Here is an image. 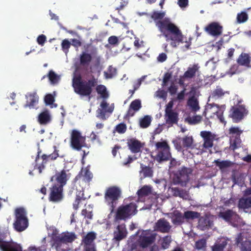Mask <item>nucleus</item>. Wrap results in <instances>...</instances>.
I'll list each match as a JSON object with an SVG mask.
<instances>
[{
  "label": "nucleus",
  "instance_id": "1",
  "mask_svg": "<svg viewBox=\"0 0 251 251\" xmlns=\"http://www.w3.org/2000/svg\"><path fill=\"white\" fill-rule=\"evenodd\" d=\"M165 15L164 12L154 11L151 15V18L155 23L156 26L159 31L166 38V41L171 40V45L173 47H176L179 43H185L184 47L189 49L191 42L190 38L187 39L184 37L180 30L173 23L169 18H163Z\"/></svg>",
  "mask_w": 251,
  "mask_h": 251
},
{
  "label": "nucleus",
  "instance_id": "2",
  "mask_svg": "<svg viewBox=\"0 0 251 251\" xmlns=\"http://www.w3.org/2000/svg\"><path fill=\"white\" fill-rule=\"evenodd\" d=\"M95 83V79L89 80L88 82L83 81L79 74L76 72L74 74L72 85L75 92L80 96H89V100L91 99L90 95L92 93V87L94 86Z\"/></svg>",
  "mask_w": 251,
  "mask_h": 251
},
{
  "label": "nucleus",
  "instance_id": "3",
  "mask_svg": "<svg viewBox=\"0 0 251 251\" xmlns=\"http://www.w3.org/2000/svg\"><path fill=\"white\" fill-rule=\"evenodd\" d=\"M226 109L225 105H219L215 103H207L205 106L204 115L207 119H213L219 120L220 122L224 125L226 124V121L223 117V113Z\"/></svg>",
  "mask_w": 251,
  "mask_h": 251
},
{
  "label": "nucleus",
  "instance_id": "4",
  "mask_svg": "<svg viewBox=\"0 0 251 251\" xmlns=\"http://www.w3.org/2000/svg\"><path fill=\"white\" fill-rule=\"evenodd\" d=\"M155 237V234L151 230H139L136 234L131 237L130 241H128V244L137 240L138 244L141 247L146 248L154 241Z\"/></svg>",
  "mask_w": 251,
  "mask_h": 251
},
{
  "label": "nucleus",
  "instance_id": "5",
  "mask_svg": "<svg viewBox=\"0 0 251 251\" xmlns=\"http://www.w3.org/2000/svg\"><path fill=\"white\" fill-rule=\"evenodd\" d=\"M15 220L14 228L18 232L24 231L28 226V220L26 212L23 207H19L15 210Z\"/></svg>",
  "mask_w": 251,
  "mask_h": 251
},
{
  "label": "nucleus",
  "instance_id": "6",
  "mask_svg": "<svg viewBox=\"0 0 251 251\" xmlns=\"http://www.w3.org/2000/svg\"><path fill=\"white\" fill-rule=\"evenodd\" d=\"M137 206L134 203L130 202L127 204H123L117 209L115 220H126L134 215L137 212Z\"/></svg>",
  "mask_w": 251,
  "mask_h": 251
},
{
  "label": "nucleus",
  "instance_id": "7",
  "mask_svg": "<svg viewBox=\"0 0 251 251\" xmlns=\"http://www.w3.org/2000/svg\"><path fill=\"white\" fill-rule=\"evenodd\" d=\"M155 159L159 162L169 160L171 156L170 148L166 141L157 142L155 144Z\"/></svg>",
  "mask_w": 251,
  "mask_h": 251
},
{
  "label": "nucleus",
  "instance_id": "8",
  "mask_svg": "<svg viewBox=\"0 0 251 251\" xmlns=\"http://www.w3.org/2000/svg\"><path fill=\"white\" fill-rule=\"evenodd\" d=\"M121 193V189L117 186H112L107 189L104 196L105 201L110 207L111 212L113 211L116 206Z\"/></svg>",
  "mask_w": 251,
  "mask_h": 251
},
{
  "label": "nucleus",
  "instance_id": "9",
  "mask_svg": "<svg viewBox=\"0 0 251 251\" xmlns=\"http://www.w3.org/2000/svg\"><path fill=\"white\" fill-rule=\"evenodd\" d=\"M76 237L73 232H64L60 235V237L57 239L56 243L53 245L57 251H67V243L74 241Z\"/></svg>",
  "mask_w": 251,
  "mask_h": 251
},
{
  "label": "nucleus",
  "instance_id": "10",
  "mask_svg": "<svg viewBox=\"0 0 251 251\" xmlns=\"http://www.w3.org/2000/svg\"><path fill=\"white\" fill-rule=\"evenodd\" d=\"M86 136H83L81 133L77 129H73L71 132V146L75 150H80L82 147L86 146Z\"/></svg>",
  "mask_w": 251,
  "mask_h": 251
},
{
  "label": "nucleus",
  "instance_id": "11",
  "mask_svg": "<svg viewBox=\"0 0 251 251\" xmlns=\"http://www.w3.org/2000/svg\"><path fill=\"white\" fill-rule=\"evenodd\" d=\"M242 131L238 127L232 126L229 129V137L230 139V149L232 150L238 148L241 145L240 138Z\"/></svg>",
  "mask_w": 251,
  "mask_h": 251
},
{
  "label": "nucleus",
  "instance_id": "12",
  "mask_svg": "<svg viewBox=\"0 0 251 251\" xmlns=\"http://www.w3.org/2000/svg\"><path fill=\"white\" fill-rule=\"evenodd\" d=\"M192 173L190 168L183 167L178 171L174 178L175 184H180L182 186L186 185L189 179V175Z\"/></svg>",
  "mask_w": 251,
  "mask_h": 251
},
{
  "label": "nucleus",
  "instance_id": "13",
  "mask_svg": "<svg viewBox=\"0 0 251 251\" xmlns=\"http://www.w3.org/2000/svg\"><path fill=\"white\" fill-rule=\"evenodd\" d=\"M219 216L233 226H238L241 223V220L239 216L231 210L220 212Z\"/></svg>",
  "mask_w": 251,
  "mask_h": 251
},
{
  "label": "nucleus",
  "instance_id": "14",
  "mask_svg": "<svg viewBox=\"0 0 251 251\" xmlns=\"http://www.w3.org/2000/svg\"><path fill=\"white\" fill-rule=\"evenodd\" d=\"M113 103L109 104L105 100H103L100 104V108L97 111V116L102 120L106 119V114L109 116L114 110Z\"/></svg>",
  "mask_w": 251,
  "mask_h": 251
},
{
  "label": "nucleus",
  "instance_id": "15",
  "mask_svg": "<svg viewBox=\"0 0 251 251\" xmlns=\"http://www.w3.org/2000/svg\"><path fill=\"white\" fill-rule=\"evenodd\" d=\"M200 135L203 140V143L201 147V149H200V152L201 153L205 151L206 150H209L213 147L215 135L210 131H201Z\"/></svg>",
  "mask_w": 251,
  "mask_h": 251
},
{
  "label": "nucleus",
  "instance_id": "16",
  "mask_svg": "<svg viewBox=\"0 0 251 251\" xmlns=\"http://www.w3.org/2000/svg\"><path fill=\"white\" fill-rule=\"evenodd\" d=\"M247 114V110L244 105L239 104L233 106L230 109L229 116L234 122H238Z\"/></svg>",
  "mask_w": 251,
  "mask_h": 251
},
{
  "label": "nucleus",
  "instance_id": "17",
  "mask_svg": "<svg viewBox=\"0 0 251 251\" xmlns=\"http://www.w3.org/2000/svg\"><path fill=\"white\" fill-rule=\"evenodd\" d=\"M70 177V174L68 172V171L63 170L56 172L55 175L51 177L50 181L53 184L56 183V185L63 187L66 184Z\"/></svg>",
  "mask_w": 251,
  "mask_h": 251
},
{
  "label": "nucleus",
  "instance_id": "18",
  "mask_svg": "<svg viewBox=\"0 0 251 251\" xmlns=\"http://www.w3.org/2000/svg\"><path fill=\"white\" fill-rule=\"evenodd\" d=\"M58 156V151L56 150H55L52 153L49 155H46L45 154L43 155L41 158H40L39 155H38L35 159L36 164L35 165V168L37 167L39 170V173H41L42 172V170L44 168V164L46 162L47 160L55 159Z\"/></svg>",
  "mask_w": 251,
  "mask_h": 251
},
{
  "label": "nucleus",
  "instance_id": "19",
  "mask_svg": "<svg viewBox=\"0 0 251 251\" xmlns=\"http://www.w3.org/2000/svg\"><path fill=\"white\" fill-rule=\"evenodd\" d=\"M236 243L240 246L242 251H251V242L250 238H247L246 233H243L238 235Z\"/></svg>",
  "mask_w": 251,
  "mask_h": 251
},
{
  "label": "nucleus",
  "instance_id": "20",
  "mask_svg": "<svg viewBox=\"0 0 251 251\" xmlns=\"http://www.w3.org/2000/svg\"><path fill=\"white\" fill-rule=\"evenodd\" d=\"M205 30L209 34L217 37L222 34L223 26L217 22H213L205 27Z\"/></svg>",
  "mask_w": 251,
  "mask_h": 251
},
{
  "label": "nucleus",
  "instance_id": "21",
  "mask_svg": "<svg viewBox=\"0 0 251 251\" xmlns=\"http://www.w3.org/2000/svg\"><path fill=\"white\" fill-rule=\"evenodd\" d=\"M172 226L169 222L165 219H160L158 220L154 226V230L162 233H168L171 229Z\"/></svg>",
  "mask_w": 251,
  "mask_h": 251
},
{
  "label": "nucleus",
  "instance_id": "22",
  "mask_svg": "<svg viewBox=\"0 0 251 251\" xmlns=\"http://www.w3.org/2000/svg\"><path fill=\"white\" fill-rule=\"evenodd\" d=\"M63 186L53 184L50 193V199L53 201H58L62 199Z\"/></svg>",
  "mask_w": 251,
  "mask_h": 251
},
{
  "label": "nucleus",
  "instance_id": "23",
  "mask_svg": "<svg viewBox=\"0 0 251 251\" xmlns=\"http://www.w3.org/2000/svg\"><path fill=\"white\" fill-rule=\"evenodd\" d=\"M199 68L200 67L198 64H194L189 66L184 74L183 76L179 80V84L184 86L185 79L193 77L198 72Z\"/></svg>",
  "mask_w": 251,
  "mask_h": 251
},
{
  "label": "nucleus",
  "instance_id": "24",
  "mask_svg": "<svg viewBox=\"0 0 251 251\" xmlns=\"http://www.w3.org/2000/svg\"><path fill=\"white\" fill-rule=\"evenodd\" d=\"M251 194V189H248L245 192V197L241 199L239 201V207L240 208L243 209L245 212H247V209H248L251 206V197H248L246 198L245 197L250 195Z\"/></svg>",
  "mask_w": 251,
  "mask_h": 251
},
{
  "label": "nucleus",
  "instance_id": "25",
  "mask_svg": "<svg viewBox=\"0 0 251 251\" xmlns=\"http://www.w3.org/2000/svg\"><path fill=\"white\" fill-rule=\"evenodd\" d=\"M141 101L139 99H136L132 101L130 105L126 114L127 117H132L135 113L138 111L141 108Z\"/></svg>",
  "mask_w": 251,
  "mask_h": 251
},
{
  "label": "nucleus",
  "instance_id": "26",
  "mask_svg": "<svg viewBox=\"0 0 251 251\" xmlns=\"http://www.w3.org/2000/svg\"><path fill=\"white\" fill-rule=\"evenodd\" d=\"M169 216L172 219V223L175 225H179L184 222V215L178 210H175L169 213Z\"/></svg>",
  "mask_w": 251,
  "mask_h": 251
},
{
  "label": "nucleus",
  "instance_id": "27",
  "mask_svg": "<svg viewBox=\"0 0 251 251\" xmlns=\"http://www.w3.org/2000/svg\"><path fill=\"white\" fill-rule=\"evenodd\" d=\"M26 102L24 105L25 107L33 108L38 103V97L35 93L28 94L26 95Z\"/></svg>",
  "mask_w": 251,
  "mask_h": 251
},
{
  "label": "nucleus",
  "instance_id": "28",
  "mask_svg": "<svg viewBox=\"0 0 251 251\" xmlns=\"http://www.w3.org/2000/svg\"><path fill=\"white\" fill-rule=\"evenodd\" d=\"M229 240L225 237L219 238L212 247V251H224Z\"/></svg>",
  "mask_w": 251,
  "mask_h": 251
},
{
  "label": "nucleus",
  "instance_id": "29",
  "mask_svg": "<svg viewBox=\"0 0 251 251\" xmlns=\"http://www.w3.org/2000/svg\"><path fill=\"white\" fill-rule=\"evenodd\" d=\"M127 231L125 224L119 225L114 232V238L120 241L125 238L126 236Z\"/></svg>",
  "mask_w": 251,
  "mask_h": 251
},
{
  "label": "nucleus",
  "instance_id": "30",
  "mask_svg": "<svg viewBox=\"0 0 251 251\" xmlns=\"http://www.w3.org/2000/svg\"><path fill=\"white\" fill-rule=\"evenodd\" d=\"M137 194L140 201H143L144 198L152 194V188L149 185H145L139 190Z\"/></svg>",
  "mask_w": 251,
  "mask_h": 251
},
{
  "label": "nucleus",
  "instance_id": "31",
  "mask_svg": "<svg viewBox=\"0 0 251 251\" xmlns=\"http://www.w3.org/2000/svg\"><path fill=\"white\" fill-rule=\"evenodd\" d=\"M51 121V116L48 110H45L41 113L38 116V122L41 125H47Z\"/></svg>",
  "mask_w": 251,
  "mask_h": 251
},
{
  "label": "nucleus",
  "instance_id": "32",
  "mask_svg": "<svg viewBox=\"0 0 251 251\" xmlns=\"http://www.w3.org/2000/svg\"><path fill=\"white\" fill-rule=\"evenodd\" d=\"M166 122L168 124H176L178 121V114L174 111L165 112Z\"/></svg>",
  "mask_w": 251,
  "mask_h": 251
},
{
  "label": "nucleus",
  "instance_id": "33",
  "mask_svg": "<svg viewBox=\"0 0 251 251\" xmlns=\"http://www.w3.org/2000/svg\"><path fill=\"white\" fill-rule=\"evenodd\" d=\"M128 145L130 150L133 153L140 151L142 145L141 143L135 139H130L128 141Z\"/></svg>",
  "mask_w": 251,
  "mask_h": 251
},
{
  "label": "nucleus",
  "instance_id": "34",
  "mask_svg": "<svg viewBox=\"0 0 251 251\" xmlns=\"http://www.w3.org/2000/svg\"><path fill=\"white\" fill-rule=\"evenodd\" d=\"M226 93L221 87H217L211 93L209 97V101L215 100L217 99L221 98Z\"/></svg>",
  "mask_w": 251,
  "mask_h": 251
},
{
  "label": "nucleus",
  "instance_id": "35",
  "mask_svg": "<svg viewBox=\"0 0 251 251\" xmlns=\"http://www.w3.org/2000/svg\"><path fill=\"white\" fill-rule=\"evenodd\" d=\"M212 224V222L208 217H201L199 221L198 226L201 230H204L210 227Z\"/></svg>",
  "mask_w": 251,
  "mask_h": 251
},
{
  "label": "nucleus",
  "instance_id": "36",
  "mask_svg": "<svg viewBox=\"0 0 251 251\" xmlns=\"http://www.w3.org/2000/svg\"><path fill=\"white\" fill-rule=\"evenodd\" d=\"M96 234L94 232H89L83 237L82 240L83 243L84 244V247L94 246L93 242L96 238Z\"/></svg>",
  "mask_w": 251,
  "mask_h": 251
},
{
  "label": "nucleus",
  "instance_id": "37",
  "mask_svg": "<svg viewBox=\"0 0 251 251\" xmlns=\"http://www.w3.org/2000/svg\"><path fill=\"white\" fill-rule=\"evenodd\" d=\"M237 63L241 66L249 67L250 63V57L248 54L242 53L238 57Z\"/></svg>",
  "mask_w": 251,
  "mask_h": 251
},
{
  "label": "nucleus",
  "instance_id": "38",
  "mask_svg": "<svg viewBox=\"0 0 251 251\" xmlns=\"http://www.w3.org/2000/svg\"><path fill=\"white\" fill-rule=\"evenodd\" d=\"M49 236L52 239V246L56 243V239L60 237L58 235V231L54 226H50L48 228Z\"/></svg>",
  "mask_w": 251,
  "mask_h": 251
},
{
  "label": "nucleus",
  "instance_id": "39",
  "mask_svg": "<svg viewBox=\"0 0 251 251\" xmlns=\"http://www.w3.org/2000/svg\"><path fill=\"white\" fill-rule=\"evenodd\" d=\"M174 194L184 200H189L190 196L188 191L175 188L173 189Z\"/></svg>",
  "mask_w": 251,
  "mask_h": 251
},
{
  "label": "nucleus",
  "instance_id": "40",
  "mask_svg": "<svg viewBox=\"0 0 251 251\" xmlns=\"http://www.w3.org/2000/svg\"><path fill=\"white\" fill-rule=\"evenodd\" d=\"M96 91L100 97L103 99H107L109 97V93L106 87L103 85H99L96 87Z\"/></svg>",
  "mask_w": 251,
  "mask_h": 251
},
{
  "label": "nucleus",
  "instance_id": "41",
  "mask_svg": "<svg viewBox=\"0 0 251 251\" xmlns=\"http://www.w3.org/2000/svg\"><path fill=\"white\" fill-rule=\"evenodd\" d=\"M92 59L91 55L86 52H83L80 56V61L82 65H88Z\"/></svg>",
  "mask_w": 251,
  "mask_h": 251
},
{
  "label": "nucleus",
  "instance_id": "42",
  "mask_svg": "<svg viewBox=\"0 0 251 251\" xmlns=\"http://www.w3.org/2000/svg\"><path fill=\"white\" fill-rule=\"evenodd\" d=\"M93 63L95 64V66L96 67L98 72L100 73L102 69L100 65L101 56L97 54V51H95L93 53Z\"/></svg>",
  "mask_w": 251,
  "mask_h": 251
},
{
  "label": "nucleus",
  "instance_id": "43",
  "mask_svg": "<svg viewBox=\"0 0 251 251\" xmlns=\"http://www.w3.org/2000/svg\"><path fill=\"white\" fill-rule=\"evenodd\" d=\"M151 122V117L149 115L145 116L139 120L140 126L142 128H147L148 127Z\"/></svg>",
  "mask_w": 251,
  "mask_h": 251
},
{
  "label": "nucleus",
  "instance_id": "44",
  "mask_svg": "<svg viewBox=\"0 0 251 251\" xmlns=\"http://www.w3.org/2000/svg\"><path fill=\"white\" fill-rule=\"evenodd\" d=\"M171 242L172 238L170 235L165 236L160 240V244L163 249H168Z\"/></svg>",
  "mask_w": 251,
  "mask_h": 251
},
{
  "label": "nucleus",
  "instance_id": "45",
  "mask_svg": "<svg viewBox=\"0 0 251 251\" xmlns=\"http://www.w3.org/2000/svg\"><path fill=\"white\" fill-rule=\"evenodd\" d=\"M141 170L140 171V176L144 177L151 176L152 175V171L151 168L148 167L144 166L141 164Z\"/></svg>",
  "mask_w": 251,
  "mask_h": 251
},
{
  "label": "nucleus",
  "instance_id": "46",
  "mask_svg": "<svg viewBox=\"0 0 251 251\" xmlns=\"http://www.w3.org/2000/svg\"><path fill=\"white\" fill-rule=\"evenodd\" d=\"M188 105L193 111H197L200 109L198 101L194 97L189 99L188 101Z\"/></svg>",
  "mask_w": 251,
  "mask_h": 251
},
{
  "label": "nucleus",
  "instance_id": "47",
  "mask_svg": "<svg viewBox=\"0 0 251 251\" xmlns=\"http://www.w3.org/2000/svg\"><path fill=\"white\" fill-rule=\"evenodd\" d=\"M183 215L184 220L186 219L187 220H193L199 218L200 216V214L198 212L192 211H185Z\"/></svg>",
  "mask_w": 251,
  "mask_h": 251
},
{
  "label": "nucleus",
  "instance_id": "48",
  "mask_svg": "<svg viewBox=\"0 0 251 251\" xmlns=\"http://www.w3.org/2000/svg\"><path fill=\"white\" fill-rule=\"evenodd\" d=\"M48 76L51 83L53 84L58 83L60 79V76L55 74L53 71L49 72Z\"/></svg>",
  "mask_w": 251,
  "mask_h": 251
},
{
  "label": "nucleus",
  "instance_id": "49",
  "mask_svg": "<svg viewBox=\"0 0 251 251\" xmlns=\"http://www.w3.org/2000/svg\"><path fill=\"white\" fill-rule=\"evenodd\" d=\"M182 146L184 148H192L193 139L192 136H185L182 139Z\"/></svg>",
  "mask_w": 251,
  "mask_h": 251
},
{
  "label": "nucleus",
  "instance_id": "50",
  "mask_svg": "<svg viewBox=\"0 0 251 251\" xmlns=\"http://www.w3.org/2000/svg\"><path fill=\"white\" fill-rule=\"evenodd\" d=\"M54 101V97L51 94H48L45 98V101L46 104L50 105L51 108L56 107L57 104L53 103Z\"/></svg>",
  "mask_w": 251,
  "mask_h": 251
},
{
  "label": "nucleus",
  "instance_id": "51",
  "mask_svg": "<svg viewBox=\"0 0 251 251\" xmlns=\"http://www.w3.org/2000/svg\"><path fill=\"white\" fill-rule=\"evenodd\" d=\"M201 117L200 115H196L189 117L186 119V121L191 125H196L199 123L201 120Z\"/></svg>",
  "mask_w": 251,
  "mask_h": 251
},
{
  "label": "nucleus",
  "instance_id": "52",
  "mask_svg": "<svg viewBox=\"0 0 251 251\" xmlns=\"http://www.w3.org/2000/svg\"><path fill=\"white\" fill-rule=\"evenodd\" d=\"M116 74V70L112 66H109L108 70L104 72V75L106 78H111Z\"/></svg>",
  "mask_w": 251,
  "mask_h": 251
},
{
  "label": "nucleus",
  "instance_id": "53",
  "mask_svg": "<svg viewBox=\"0 0 251 251\" xmlns=\"http://www.w3.org/2000/svg\"><path fill=\"white\" fill-rule=\"evenodd\" d=\"M206 83L204 82H203L202 79H200L199 82H198L197 83L194 84L193 86L191 88V90L190 91V93L192 94H195L196 90L201 87V86H203L205 85Z\"/></svg>",
  "mask_w": 251,
  "mask_h": 251
},
{
  "label": "nucleus",
  "instance_id": "54",
  "mask_svg": "<svg viewBox=\"0 0 251 251\" xmlns=\"http://www.w3.org/2000/svg\"><path fill=\"white\" fill-rule=\"evenodd\" d=\"M248 15L245 12H242L237 14V21L238 23H242L246 22L248 19Z\"/></svg>",
  "mask_w": 251,
  "mask_h": 251
},
{
  "label": "nucleus",
  "instance_id": "55",
  "mask_svg": "<svg viewBox=\"0 0 251 251\" xmlns=\"http://www.w3.org/2000/svg\"><path fill=\"white\" fill-rule=\"evenodd\" d=\"M71 46V42L68 39H64L61 43V47L63 51L67 54L69 51V49Z\"/></svg>",
  "mask_w": 251,
  "mask_h": 251
},
{
  "label": "nucleus",
  "instance_id": "56",
  "mask_svg": "<svg viewBox=\"0 0 251 251\" xmlns=\"http://www.w3.org/2000/svg\"><path fill=\"white\" fill-rule=\"evenodd\" d=\"M86 198L83 197V194L81 193V192H79L78 194L76 195V198L75 201L73 203V207L75 209H77L78 208V206L79 203V201L81 199H85Z\"/></svg>",
  "mask_w": 251,
  "mask_h": 251
},
{
  "label": "nucleus",
  "instance_id": "57",
  "mask_svg": "<svg viewBox=\"0 0 251 251\" xmlns=\"http://www.w3.org/2000/svg\"><path fill=\"white\" fill-rule=\"evenodd\" d=\"M216 165L218 166L220 169H224L228 167L230 165V162L228 161H220L219 160H215Z\"/></svg>",
  "mask_w": 251,
  "mask_h": 251
},
{
  "label": "nucleus",
  "instance_id": "58",
  "mask_svg": "<svg viewBox=\"0 0 251 251\" xmlns=\"http://www.w3.org/2000/svg\"><path fill=\"white\" fill-rule=\"evenodd\" d=\"M83 179L85 181L89 182L90 181L93 177L92 173L87 169H85L82 171V173H83Z\"/></svg>",
  "mask_w": 251,
  "mask_h": 251
},
{
  "label": "nucleus",
  "instance_id": "59",
  "mask_svg": "<svg viewBox=\"0 0 251 251\" xmlns=\"http://www.w3.org/2000/svg\"><path fill=\"white\" fill-rule=\"evenodd\" d=\"M126 129V126L124 124H120L116 126L115 130L119 133H124Z\"/></svg>",
  "mask_w": 251,
  "mask_h": 251
},
{
  "label": "nucleus",
  "instance_id": "60",
  "mask_svg": "<svg viewBox=\"0 0 251 251\" xmlns=\"http://www.w3.org/2000/svg\"><path fill=\"white\" fill-rule=\"evenodd\" d=\"M206 241L204 239H201L196 242L195 247L196 249L201 250L205 247Z\"/></svg>",
  "mask_w": 251,
  "mask_h": 251
},
{
  "label": "nucleus",
  "instance_id": "61",
  "mask_svg": "<svg viewBox=\"0 0 251 251\" xmlns=\"http://www.w3.org/2000/svg\"><path fill=\"white\" fill-rule=\"evenodd\" d=\"M46 40H47L46 36L43 34H41V35H39L37 37V42L38 44L39 45H41V46H43L44 45Z\"/></svg>",
  "mask_w": 251,
  "mask_h": 251
},
{
  "label": "nucleus",
  "instance_id": "62",
  "mask_svg": "<svg viewBox=\"0 0 251 251\" xmlns=\"http://www.w3.org/2000/svg\"><path fill=\"white\" fill-rule=\"evenodd\" d=\"M108 43L111 45H118L119 43V40L117 36H111L109 37L108 40Z\"/></svg>",
  "mask_w": 251,
  "mask_h": 251
},
{
  "label": "nucleus",
  "instance_id": "63",
  "mask_svg": "<svg viewBox=\"0 0 251 251\" xmlns=\"http://www.w3.org/2000/svg\"><path fill=\"white\" fill-rule=\"evenodd\" d=\"M145 78H146V76L144 75V76H142L141 78H140L139 79H138L137 80V81L134 83V84H133L134 91L136 90L137 89H138L139 88L142 82L144 80Z\"/></svg>",
  "mask_w": 251,
  "mask_h": 251
},
{
  "label": "nucleus",
  "instance_id": "64",
  "mask_svg": "<svg viewBox=\"0 0 251 251\" xmlns=\"http://www.w3.org/2000/svg\"><path fill=\"white\" fill-rule=\"evenodd\" d=\"M155 96L159 98L166 99L167 93L163 90H159L156 92Z\"/></svg>",
  "mask_w": 251,
  "mask_h": 251
}]
</instances>
